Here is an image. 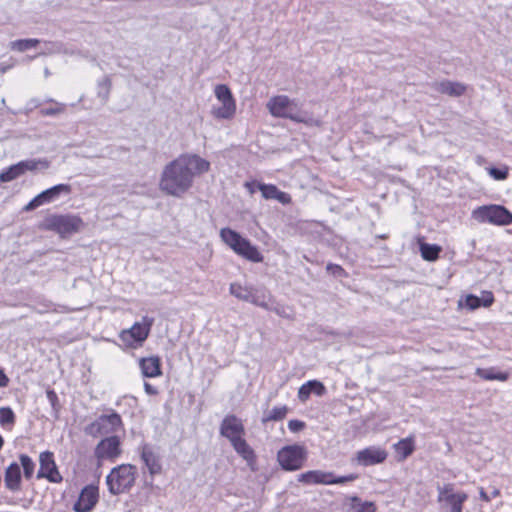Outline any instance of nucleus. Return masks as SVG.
I'll return each mask as SVG.
<instances>
[{"label":"nucleus","mask_w":512,"mask_h":512,"mask_svg":"<svg viewBox=\"0 0 512 512\" xmlns=\"http://www.w3.org/2000/svg\"><path fill=\"white\" fill-rule=\"evenodd\" d=\"M420 252L423 259L427 261H435L439 257L441 248L436 244L421 243Z\"/></svg>","instance_id":"obj_29"},{"label":"nucleus","mask_w":512,"mask_h":512,"mask_svg":"<svg viewBox=\"0 0 512 512\" xmlns=\"http://www.w3.org/2000/svg\"><path fill=\"white\" fill-rule=\"evenodd\" d=\"M437 501L441 504V508L448 512H462L463 505L468 499L467 493L463 491H455L454 485L451 483L437 487Z\"/></svg>","instance_id":"obj_7"},{"label":"nucleus","mask_w":512,"mask_h":512,"mask_svg":"<svg viewBox=\"0 0 512 512\" xmlns=\"http://www.w3.org/2000/svg\"><path fill=\"white\" fill-rule=\"evenodd\" d=\"M19 460H20V464H19L20 467L21 466L23 467L24 477L28 480L31 479L33 476V473H34V469H35L34 461L32 460L31 457H29L26 454H21L19 456Z\"/></svg>","instance_id":"obj_33"},{"label":"nucleus","mask_w":512,"mask_h":512,"mask_svg":"<svg viewBox=\"0 0 512 512\" xmlns=\"http://www.w3.org/2000/svg\"><path fill=\"white\" fill-rule=\"evenodd\" d=\"M21 468L16 462L11 463L5 470L4 482L8 490L12 492L19 491L21 489Z\"/></svg>","instance_id":"obj_23"},{"label":"nucleus","mask_w":512,"mask_h":512,"mask_svg":"<svg viewBox=\"0 0 512 512\" xmlns=\"http://www.w3.org/2000/svg\"><path fill=\"white\" fill-rule=\"evenodd\" d=\"M144 390L148 395L154 396L158 394V389L148 382H144Z\"/></svg>","instance_id":"obj_50"},{"label":"nucleus","mask_w":512,"mask_h":512,"mask_svg":"<svg viewBox=\"0 0 512 512\" xmlns=\"http://www.w3.org/2000/svg\"><path fill=\"white\" fill-rule=\"evenodd\" d=\"M220 106H213L212 114L217 118L228 119L232 117L236 110L235 100L228 86L219 84L214 90Z\"/></svg>","instance_id":"obj_10"},{"label":"nucleus","mask_w":512,"mask_h":512,"mask_svg":"<svg viewBox=\"0 0 512 512\" xmlns=\"http://www.w3.org/2000/svg\"><path fill=\"white\" fill-rule=\"evenodd\" d=\"M257 189L265 199H275L278 188L273 184H257Z\"/></svg>","instance_id":"obj_38"},{"label":"nucleus","mask_w":512,"mask_h":512,"mask_svg":"<svg viewBox=\"0 0 512 512\" xmlns=\"http://www.w3.org/2000/svg\"><path fill=\"white\" fill-rule=\"evenodd\" d=\"M71 192V186L68 184H58L35 196L25 207V211H32L37 207L49 203L58 198L62 193L69 194Z\"/></svg>","instance_id":"obj_15"},{"label":"nucleus","mask_w":512,"mask_h":512,"mask_svg":"<svg viewBox=\"0 0 512 512\" xmlns=\"http://www.w3.org/2000/svg\"><path fill=\"white\" fill-rule=\"evenodd\" d=\"M351 501V509L354 512H375L376 506L373 502L365 501L362 502L361 499L357 496H353L350 498Z\"/></svg>","instance_id":"obj_31"},{"label":"nucleus","mask_w":512,"mask_h":512,"mask_svg":"<svg viewBox=\"0 0 512 512\" xmlns=\"http://www.w3.org/2000/svg\"><path fill=\"white\" fill-rule=\"evenodd\" d=\"M387 452L376 446H370L357 452L356 460L359 465L372 466L384 462Z\"/></svg>","instance_id":"obj_19"},{"label":"nucleus","mask_w":512,"mask_h":512,"mask_svg":"<svg viewBox=\"0 0 512 512\" xmlns=\"http://www.w3.org/2000/svg\"><path fill=\"white\" fill-rule=\"evenodd\" d=\"M476 375L484 380H498V381H506L509 378V374L507 372L496 371L495 368H477Z\"/></svg>","instance_id":"obj_27"},{"label":"nucleus","mask_w":512,"mask_h":512,"mask_svg":"<svg viewBox=\"0 0 512 512\" xmlns=\"http://www.w3.org/2000/svg\"><path fill=\"white\" fill-rule=\"evenodd\" d=\"M473 217L480 222L495 225H508L512 223V214L503 206H481L473 211Z\"/></svg>","instance_id":"obj_9"},{"label":"nucleus","mask_w":512,"mask_h":512,"mask_svg":"<svg viewBox=\"0 0 512 512\" xmlns=\"http://www.w3.org/2000/svg\"><path fill=\"white\" fill-rule=\"evenodd\" d=\"M275 200H278L282 204H288L291 201V197L289 194L278 189L275 196Z\"/></svg>","instance_id":"obj_49"},{"label":"nucleus","mask_w":512,"mask_h":512,"mask_svg":"<svg viewBox=\"0 0 512 512\" xmlns=\"http://www.w3.org/2000/svg\"><path fill=\"white\" fill-rule=\"evenodd\" d=\"M139 367L145 378H155L162 375L161 360L158 356L141 358Z\"/></svg>","instance_id":"obj_22"},{"label":"nucleus","mask_w":512,"mask_h":512,"mask_svg":"<svg viewBox=\"0 0 512 512\" xmlns=\"http://www.w3.org/2000/svg\"><path fill=\"white\" fill-rule=\"evenodd\" d=\"M15 414L10 407H1L0 408V424L3 427L10 426L12 427L15 423Z\"/></svg>","instance_id":"obj_36"},{"label":"nucleus","mask_w":512,"mask_h":512,"mask_svg":"<svg viewBox=\"0 0 512 512\" xmlns=\"http://www.w3.org/2000/svg\"><path fill=\"white\" fill-rule=\"evenodd\" d=\"M258 182H246L245 188L249 191L250 194H254L257 189Z\"/></svg>","instance_id":"obj_51"},{"label":"nucleus","mask_w":512,"mask_h":512,"mask_svg":"<svg viewBox=\"0 0 512 512\" xmlns=\"http://www.w3.org/2000/svg\"><path fill=\"white\" fill-rule=\"evenodd\" d=\"M288 412V407L286 405L276 406L269 413H265L262 422L267 423L270 421H280L283 420Z\"/></svg>","instance_id":"obj_30"},{"label":"nucleus","mask_w":512,"mask_h":512,"mask_svg":"<svg viewBox=\"0 0 512 512\" xmlns=\"http://www.w3.org/2000/svg\"><path fill=\"white\" fill-rule=\"evenodd\" d=\"M61 42H50L47 44L44 54H60Z\"/></svg>","instance_id":"obj_47"},{"label":"nucleus","mask_w":512,"mask_h":512,"mask_svg":"<svg viewBox=\"0 0 512 512\" xmlns=\"http://www.w3.org/2000/svg\"><path fill=\"white\" fill-rule=\"evenodd\" d=\"M40 41L38 39H20L10 43V48L18 52H24L36 47Z\"/></svg>","instance_id":"obj_32"},{"label":"nucleus","mask_w":512,"mask_h":512,"mask_svg":"<svg viewBox=\"0 0 512 512\" xmlns=\"http://www.w3.org/2000/svg\"><path fill=\"white\" fill-rule=\"evenodd\" d=\"M111 89V81L109 78L105 77L98 83V97L100 98V102L105 104L109 98Z\"/></svg>","instance_id":"obj_35"},{"label":"nucleus","mask_w":512,"mask_h":512,"mask_svg":"<svg viewBox=\"0 0 512 512\" xmlns=\"http://www.w3.org/2000/svg\"><path fill=\"white\" fill-rule=\"evenodd\" d=\"M479 495L480 498L485 502H489L491 500V496H489L483 488H480Z\"/></svg>","instance_id":"obj_53"},{"label":"nucleus","mask_w":512,"mask_h":512,"mask_svg":"<svg viewBox=\"0 0 512 512\" xmlns=\"http://www.w3.org/2000/svg\"><path fill=\"white\" fill-rule=\"evenodd\" d=\"M229 290L237 299L250 302L253 287L242 286L240 283L234 282L230 284Z\"/></svg>","instance_id":"obj_28"},{"label":"nucleus","mask_w":512,"mask_h":512,"mask_svg":"<svg viewBox=\"0 0 512 512\" xmlns=\"http://www.w3.org/2000/svg\"><path fill=\"white\" fill-rule=\"evenodd\" d=\"M304 427L305 423L300 420L293 419L288 422V429L293 433L301 431Z\"/></svg>","instance_id":"obj_45"},{"label":"nucleus","mask_w":512,"mask_h":512,"mask_svg":"<svg viewBox=\"0 0 512 512\" xmlns=\"http://www.w3.org/2000/svg\"><path fill=\"white\" fill-rule=\"evenodd\" d=\"M66 105L52 101L49 107L41 108L40 112L44 116H55L65 111Z\"/></svg>","instance_id":"obj_37"},{"label":"nucleus","mask_w":512,"mask_h":512,"mask_svg":"<svg viewBox=\"0 0 512 512\" xmlns=\"http://www.w3.org/2000/svg\"><path fill=\"white\" fill-rule=\"evenodd\" d=\"M323 396L326 393V387L318 380H309L298 390V398L301 402H306L311 394Z\"/></svg>","instance_id":"obj_24"},{"label":"nucleus","mask_w":512,"mask_h":512,"mask_svg":"<svg viewBox=\"0 0 512 512\" xmlns=\"http://www.w3.org/2000/svg\"><path fill=\"white\" fill-rule=\"evenodd\" d=\"M209 168L210 163L198 155H181L164 167L160 189L168 195L180 197L192 186L195 175L205 173Z\"/></svg>","instance_id":"obj_1"},{"label":"nucleus","mask_w":512,"mask_h":512,"mask_svg":"<svg viewBox=\"0 0 512 512\" xmlns=\"http://www.w3.org/2000/svg\"><path fill=\"white\" fill-rule=\"evenodd\" d=\"M82 224L79 217L71 215H55L47 220L48 227L62 235L79 231Z\"/></svg>","instance_id":"obj_13"},{"label":"nucleus","mask_w":512,"mask_h":512,"mask_svg":"<svg viewBox=\"0 0 512 512\" xmlns=\"http://www.w3.org/2000/svg\"><path fill=\"white\" fill-rule=\"evenodd\" d=\"M357 479L356 474H349L345 476H336L333 472H327L322 470H310L298 475L297 480L301 483L312 485H332V484H344L352 482Z\"/></svg>","instance_id":"obj_8"},{"label":"nucleus","mask_w":512,"mask_h":512,"mask_svg":"<svg viewBox=\"0 0 512 512\" xmlns=\"http://www.w3.org/2000/svg\"><path fill=\"white\" fill-rule=\"evenodd\" d=\"M154 319L150 317H143L142 323H135L130 329L123 330L120 333V339L127 345L133 346L134 343L141 344L144 342L150 332Z\"/></svg>","instance_id":"obj_11"},{"label":"nucleus","mask_w":512,"mask_h":512,"mask_svg":"<svg viewBox=\"0 0 512 512\" xmlns=\"http://www.w3.org/2000/svg\"><path fill=\"white\" fill-rule=\"evenodd\" d=\"M326 270H327V272H329L330 274H332L333 276L338 277V278L346 276L345 270L340 265H337V264H333V263L327 264Z\"/></svg>","instance_id":"obj_42"},{"label":"nucleus","mask_w":512,"mask_h":512,"mask_svg":"<svg viewBox=\"0 0 512 512\" xmlns=\"http://www.w3.org/2000/svg\"><path fill=\"white\" fill-rule=\"evenodd\" d=\"M465 306L470 310H475L482 306L481 299L473 294H469L465 298Z\"/></svg>","instance_id":"obj_41"},{"label":"nucleus","mask_w":512,"mask_h":512,"mask_svg":"<svg viewBox=\"0 0 512 512\" xmlns=\"http://www.w3.org/2000/svg\"><path fill=\"white\" fill-rule=\"evenodd\" d=\"M499 494H500V492H499L498 489H493L492 492H491V495H490L491 499L499 496Z\"/></svg>","instance_id":"obj_54"},{"label":"nucleus","mask_w":512,"mask_h":512,"mask_svg":"<svg viewBox=\"0 0 512 512\" xmlns=\"http://www.w3.org/2000/svg\"><path fill=\"white\" fill-rule=\"evenodd\" d=\"M220 434L227 438L230 443L235 439L244 437L245 428L242 420L233 414L225 416L220 424Z\"/></svg>","instance_id":"obj_16"},{"label":"nucleus","mask_w":512,"mask_h":512,"mask_svg":"<svg viewBox=\"0 0 512 512\" xmlns=\"http://www.w3.org/2000/svg\"><path fill=\"white\" fill-rule=\"evenodd\" d=\"M431 88L438 93L446 94L451 97L462 96L467 91L465 84L449 80L433 82L431 83Z\"/></svg>","instance_id":"obj_20"},{"label":"nucleus","mask_w":512,"mask_h":512,"mask_svg":"<svg viewBox=\"0 0 512 512\" xmlns=\"http://www.w3.org/2000/svg\"><path fill=\"white\" fill-rule=\"evenodd\" d=\"M9 383V379L2 369H0V387H6Z\"/></svg>","instance_id":"obj_52"},{"label":"nucleus","mask_w":512,"mask_h":512,"mask_svg":"<svg viewBox=\"0 0 512 512\" xmlns=\"http://www.w3.org/2000/svg\"><path fill=\"white\" fill-rule=\"evenodd\" d=\"M481 299V304L483 307H490L494 302V296L492 292L484 291L483 297Z\"/></svg>","instance_id":"obj_48"},{"label":"nucleus","mask_w":512,"mask_h":512,"mask_svg":"<svg viewBox=\"0 0 512 512\" xmlns=\"http://www.w3.org/2000/svg\"><path fill=\"white\" fill-rule=\"evenodd\" d=\"M60 54L69 55V56H81V52L73 47L72 45L65 44L61 42V50Z\"/></svg>","instance_id":"obj_43"},{"label":"nucleus","mask_w":512,"mask_h":512,"mask_svg":"<svg viewBox=\"0 0 512 512\" xmlns=\"http://www.w3.org/2000/svg\"><path fill=\"white\" fill-rule=\"evenodd\" d=\"M40 468L37 473V478H46L49 482L60 483L62 476L60 475L56 463L54 461V455L50 451H44L39 456Z\"/></svg>","instance_id":"obj_14"},{"label":"nucleus","mask_w":512,"mask_h":512,"mask_svg":"<svg viewBox=\"0 0 512 512\" xmlns=\"http://www.w3.org/2000/svg\"><path fill=\"white\" fill-rule=\"evenodd\" d=\"M488 173L495 180H505L508 177V168L491 167L488 169Z\"/></svg>","instance_id":"obj_39"},{"label":"nucleus","mask_w":512,"mask_h":512,"mask_svg":"<svg viewBox=\"0 0 512 512\" xmlns=\"http://www.w3.org/2000/svg\"><path fill=\"white\" fill-rule=\"evenodd\" d=\"M266 107L273 117L287 118L297 124L318 126V120L309 112L299 109L298 103L286 95H277L267 102Z\"/></svg>","instance_id":"obj_2"},{"label":"nucleus","mask_w":512,"mask_h":512,"mask_svg":"<svg viewBox=\"0 0 512 512\" xmlns=\"http://www.w3.org/2000/svg\"><path fill=\"white\" fill-rule=\"evenodd\" d=\"M140 457L145 464L149 474L153 477L162 471L161 457L157 450L150 444H143L139 447Z\"/></svg>","instance_id":"obj_17"},{"label":"nucleus","mask_w":512,"mask_h":512,"mask_svg":"<svg viewBox=\"0 0 512 512\" xmlns=\"http://www.w3.org/2000/svg\"><path fill=\"white\" fill-rule=\"evenodd\" d=\"M269 311H273L275 312L277 315L281 316V317H284V318H289L290 317V314L287 312V308L283 305H272L271 304V309H268Z\"/></svg>","instance_id":"obj_46"},{"label":"nucleus","mask_w":512,"mask_h":512,"mask_svg":"<svg viewBox=\"0 0 512 512\" xmlns=\"http://www.w3.org/2000/svg\"><path fill=\"white\" fill-rule=\"evenodd\" d=\"M44 75H45V77H48L50 75V71L48 68L44 69Z\"/></svg>","instance_id":"obj_55"},{"label":"nucleus","mask_w":512,"mask_h":512,"mask_svg":"<svg viewBox=\"0 0 512 512\" xmlns=\"http://www.w3.org/2000/svg\"><path fill=\"white\" fill-rule=\"evenodd\" d=\"M36 167L37 165L34 161H21L3 171L0 174V181L10 182L24 174L27 170H34Z\"/></svg>","instance_id":"obj_21"},{"label":"nucleus","mask_w":512,"mask_h":512,"mask_svg":"<svg viewBox=\"0 0 512 512\" xmlns=\"http://www.w3.org/2000/svg\"><path fill=\"white\" fill-rule=\"evenodd\" d=\"M307 451L300 445H287L277 453V461L285 471H296L303 467Z\"/></svg>","instance_id":"obj_6"},{"label":"nucleus","mask_w":512,"mask_h":512,"mask_svg":"<svg viewBox=\"0 0 512 512\" xmlns=\"http://www.w3.org/2000/svg\"><path fill=\"white\" fill-rule=\"evenodd\" d=\"M46 397L51 404L54 411L58 412L59 405H58V396L54 390H47L46 391Z\"/></svg>","instance_id":"obj_44"},{"label":"nucleus","mask_w":512,"mask_h":512,"mask_svg":"<svg viewBox=\"0 0 512 512\" xmlns=\"http://www.w3.org/2000/svg\"><path fill=\"white\" fill-rule=\"evenodd\" d=\"M145 484L148 487H152L153 486V480H151L150 482H146Z\"/></svg>","instance_id":"obj_57"},{"label":"nucleus","mask_w":512,"mask_h":512,"mask_svg":"<svg viewBox=\"0 0 512 512\" xmlns=\"http://www.w3.org/2000/svg\"><path fill=\"white\" fill-rule=\"evenodd\" d=\"M396 450L398 453L402 454L403 458L408 457L414 451V443L413 438L408 437L400 440L396 445Z\"/></svg>","instance_id":"obj_34"},{"label":"nucleus","mask_w":512,"mask_h":512,"mask_svg":"<svg viewBox=\"0 0 512 512\" xmlns=\"http://www.w3.org/2000/svg\"><path fill=\"white\" fill-rule=\"evenodd\" d=\"M3 444H4V440H3L2 436L0 435V450L3 447Z\"/></svg>","instance_id":"obj_56"},{"label":"nucleus","mask_w":512,"mask_h":512,"mask_svg":"<svg viewBox=\"0 0 512 512\" xmlns=\"http://www.w3.org/2000/svg\"><path fill=\"white\" fill-rule=\"evenodd\" d=\"M122 453L121 442L118 436L112 435L102 439L94 450L95 457L99 461L116 460Z\"/></svg>","instance_id":"obj_12"},{"label":"nucleus","mask_w":512,"mask_h":512,"mask_svg":"<svg viewBox=\"0 0 512 512\" xmlns=\"http://www.w3.org/2000/svg\"><path fill=\"white\" fill-rule=\"evenodd\" d=\"M137 468L131 464L114 467L106 477L108 490L112 495H119L131 490L134 486Z\"/></svg>","instance_id":"obj_4"},{"label":"nucleus","mask_w":512,"mask_h":512,"mask_svg":"<svg viewBox=\"0 0 512 512\" xmlns=\"http://www.w3.org/2000/svg\"><path fill=\"white\" fill-rule=\"evenodd\" d=\"M121 416L112 411L110 414H102L95 421L85 427V433L92 437L108 435L122 428Z\"/></svg>","instance_id":"obj_5"},{"label":"nucleus","mask_w":512,"mask_h":512,"mask_svg":"<svg viewBox=\"0 0 512 512\" xmlns=\"http://www.w3.org/2000/svg\"><path fill=\"white\" fill-rule=\"evenodd\" d=\"M34 309L40 314L55 311L54 304L48 300L36 302Z\"/></svg>","instance_id":"obj_40"},{"label":"nucleus","mask_w":512,"mask_h":512,"mask_svg":"<svg viewBox=\"0 0 512 512\" xmlns=\"http://www.w3.org/2000/svg\"><path fill=\"white\" fill-rule=\"evenodd\" d=\"M221 240L229 246L236 254L254 263L263 261V255L251 242L243 238L238 232L230 228L220 230Z\"/></svg>","instance_id":"obj_3"},{"label":"nucleus","mask_w":512,"mask_h":512,"mask_svg":"<svg viewBox=\"0 0 512 512\" xmlns=\"http://www.w3.org/2000/svg\"><path fill=\"white\" fill-rule=\"evenodd\" d=\"M98 489L93 485L85 486L73 506L75 512H90L98 502Z\"/></svg>","instance_id":"obj_18"},{"label":"nucleus","mask_w":512,"mask_h":512,"mask_svg":"<svg viewBox=\"0 0 512 512\" xmlns=\"http://www.w3.org/2000/svg\"><path fill=\"white\" fill-rule=\"evenodd\" d=\"M234 450L239 454L244 460L247 461L248 465H251L256 460V455L254 450L250 447V445L246 442L244 437L240 439H235L231 443Z\"/></svg>","instance_id":"obj_25"},{"label":"nucleus","mask_w":512,"mask_h":512,"mask_svg":"<svg viewBox=\"0 0 512 512\" xmlns=\"http://www.w3.org/2000/svg\"><path fill=\"white\" fill-rule=\"evenodd\" d=\"M271 302L272 296L266 289L253 287L249 303L267 310L271 309Z\"/></svg>","instance_id":"obj_26"}]
</instances>
